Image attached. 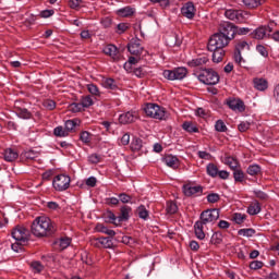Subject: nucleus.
<instances>
[{"instance_id": "obj_1", "label": "nucleus", "mask_w": 279, "mask_h": 279, "mask_svg": "<svg viewBox=\"0 0 279 279\" xmlns=\"http://www.w3.org/2000/svg\"><path fill=\"white\" fill-rule=\"evenodd\" d=\"M31 232L37 239H43L45 236H51L56 232V227H53V222L47 216L37 217L31 227Z\"/></svg>"}, {"instance_id": "obj_2", "label": "nucleus", "mask_w": 279, "mask_h": 279, "mask_svg": "<svg viewBox=\"0 0 279 279\" xmlns=\"http://www.w3.org/2000/svg\"><path fill=\"white\" fill-rule=\"evenodd\" d=\"M144 112L146 117H150V119H157L158 121H163L165 117L167 116L165 108L151 102L146 104L144 107Z\"/></svg>"}, {"instance_id": "obj_3", "label": "nucleus", "mask_w": 279, "mask_h": 279, "mask_svg": "<svg viewBox=\"0 0 279 279\" xmlns=\"http://www.w3.org/2000/svg\"><path fill=\"white\" fill-rule=\"evenodd\" d=\"M228 45H230L229 39L226 38L223 35L216 33L209 38L207 49L208 51H215L217 49H226Z\"/></svg>"}, {"instance_id": "obj_4", "label": "nucleus", "mask_w": 279, "mask_h": 279, "mask_svg": "<svg viewBox=\"0 0 279 279\" xmlns=\"http://www.w3.org/2000/svg\"><path fill=\"white\" fill-rule=\"evenodd\" d=\"M198 80L207 86H215L216 84H219V73L213 69H205L198 75Z\"/></svg>"}, {"instance_id": "obj_5", "label": "nucleus", "mask_w": 279, "mask_h": 279, "mask_svg": "<svg viewBox=\"0 0 279 279\" xmlns=\"http://www.w3.org/2000/svg\"><path fill=\"white\" fill-rule=\"evenodd\" d=\"M11 236L16 241V243H20L21 245H25V243L29 241V236H32V232L23 226H16L11 232Z\"/></svg>"}, {"instance_id": "obj_6", "label": "nucleus", "mask_w": 279, "mask_h": 279, "mask_svg": "<svg viewBox=\"0 0 279 279\" xmlns=\"http://www.w3.org/2000/svg\"><path fill=\"white\" fill-rule=\"evenodd\" d=\"M162 75L166 80H170V82H174L175 80H184L186 75H189V70L184 66L175 68L173 70H165Z\"/></svg>"}, {"instance_id": "obj_7", "label": "nucleus", "mask_w": 279, "mask_h": 279, "mask_svg": "<svg viewBox=\"0 0 279 279\" xmlns=\"http://www.w3.org/2000/svg\"><path fill=\"white\" fill-rule=\"evenodd\" d=\"M218 33L222 35L227 40H234V36L236 35V26L230 22H223L219 25Z\"/></svg>"}, {"instance_id": "obj_8", "label": "nucleus", "mask_w": 279, "mask_h": 279, "mask_svg": "<svg viewBox=\"0 0 279 279\" xmlns=\"http://www.w3.org/2000/svg\"><path fill=\"white\" fill-rule=\"evenodd\" d=\"M52 186L59 192L66 191L69 186H71V177L66 174L56 175L52 181Z\"/></svg>"}, {"instance_id": "obj_9", "label": "nucleus", "mask_w": 279, "mask_h": 279, "mask_svg": "<svg viewBox=\"0 0 279 279\" xmlns=\"http://www.w3.org/2000/svg\"><path fill=\"white\" fill-rule=\"evenodd\" d=\"M271 32H274V22H270L268 25L257 27L253 31L252 37L256 40H264V38H269V36H271Z\"/></svg>"}, {"instance_id": "obj_10", "label": "nucleus", "mask_w": 279, "mask_h": 279, "mask_svg": "<svg viewBox=\"0 0 279 279\" xmlns=\"http://www.w3.org/2000/svg\"><path fill=\"white\" fill-rule=\"evenodd\" d=\"M218 219H219V209L214 208V209L204 210L201 214L198 221L205 226H208V223H215V221H217Z\"/></svg>"}, {"instance_id": "obj_11", "label": "nucleus", "mask_w": 279, "mask_h": 279, "mask_svg": "<svg viewBox=\"0 0 279 279\" xmlns=\"http://www.w3.org/2000/svg\"><path fill=\"white\" fill-rule=\"evenodd\" d=\"M226 19L229 21H234L235 23H243L245 21V13L241 10L228 9L225 12Z\"/></svg>"}, {"instance_id": "obj_12", "label": "nucleus", "mask_w": 279, "mask_h": 279, "mask_svg": "<svg viewBox=\"0 0 279 279\" xmlns=\"http://www.w3.org/2000/svg\"><path fill=\"white\" fill-rule=\"evenodd\" d=\"M183 193L185 197H193V195H202L204 189L202 185L185 184L183 185Z\"/></svg>"}, {"instance_id": "obj_13", "label": "nucleus", "mask_w": 279, "mask_h": 279, "mask_svg": "<svg viewBox=\"0 0 279 279\" xmlns=\"http://www.w3.org/2000/svg\"><path fill=\"white\" fill-rule=\"evenodd\" d=\"M138 119V114L136 111H128L125 113L120 114L119 122L122 125H128V123H134Z\"/></svg>"}, {"instance_id": "obj_14", "label": "nucleus", "mask_w": 279, "mask_h": 279, "mask_svg": "<svg viewBox=\"0 0 279 279\" xmlns=\"http://www.w3.org/2000/svg\"><path fill=\"white\" fill-rule=\"evenodd\" d=\"M128 49L132 56H141L143 53V46H141V39H132L129 45Z\"/></svg>"}, {"instance_id": "obj_15", "label": "nucleus", "mask_w": 279, "mask_h": 279, "mask_svg": "<svg viewBox=\"0 0 279 279\" xmlns=\"http://www.w3.org/2000/svg\"><path fill=\"white\" fill-rule=\"evenodd\" d=\"M102 51L106 56L112 58V60H119L121 58V53H119V48H117V46L112 44L105 46Z\"/></svg>"}, {"instance_id": "obj_16", "label": "nucleus", "mask_w": 279, "mask_h": 279, "mask_svg": "<svg viewBox=\"0 0 279 279\" xmlns=\"http://www.w3.org/2000/svg\"><path fill=\"white\" fill-rule=\"evenodd\" d=\"M227 104L229 108L235 112H245V102L241 99H230Z\"/></svg>"}, {"instance_id": "obj_17", "label": "nucleus", "mask_w": 279, "mask_h": 279, "mask_svg": "<svg viewBox=\"0 0 279 279\" xmlns=\"http://www.w3.org/2000/svg\"><path fill=\"white\" fill-rule=\"evenodd\" d=\"M181 14L185 16V19H194L195 17V4L193 2L185 3L181 9Z\"/></svg>"}, {"instance_id": "obj_18", "label": "nucleus", "mask_w": 279, "mask_h": 279, "mask_svg": "<svg viewBox=\"0 0 279 279\" xmlns=\"http://www.w3.org/2000/svg\"><path fill=\"white\" fill-rule=\"evenodd\" d=\"M253 86L254 88H256V90H267V88H269V82L267 81V78L264 77H255L253 80Z\"/></svg>"}, {"instance_id": "obj_19", "label": "nucleus", "mask_w": 279, "mask_h": 279, "mask_svg": "<svg viewBox=\"0 0 279 279\" xmlns=\"http://www.w3.org/2000/svg\"><path fill=\"white\" fill-rule=\"evenodd\" d=\"M205 226L206 225H204V222H201L199 220L194 223V234L199 241H204L206 239V233L204 232Z\"/></svg>"}, {"instance_id": "obj_20", "label": "nucleus", "mask_w": 279, "mask_h": 279, "mask_svg": "<svg viewBox=\"0 0 279 279\" xmlns=\"http://www.w3.org/2000/svg\"><path fill=\"white\" fill-rule=\"evenodd\" d=\"M162 160L165 165L171 169H178V167H180V159L173 155H166Z\"/></svg>"}, {"instance_id": "obj_21", "label": "nucleus", "mask_w": 279, "mask_h": 279, "mask_svg": "<svg viewBox=\"0 0 279 279\" xmlns=\"http://www.w3.org/2000/svg\"><path fill=\"white\" fill-rule=\"evenodd\" d=\"M213 52V62L219 64V62L223 61V57L226 56V50L223 48H217L216 50H209Z\"/></svg>"}, {"instance_id": "obj_22", "label": "nucleus", "mask_w": 279, "mask_h": 279, "mask_svg": "<svg viewBox=\"0 0 279 279\" xmlns=\"http://www.w3.org/2000/svg\"><path fill=\"white\" fill-rule=\"evenodd\" d=\"M208 62L207 56L197 57L195 59H192L187 61V66H203V64H206Z\"/></svg>"}, {"instance_id": "obj_23", "label": "nucleus", "mask_w": 279, "mask_h": 279, "mask_svg": "<svg viewBox=\"0 0 279 279\" xmlns=\"http://www.w3.org/2000/svg\"><path fill=\"white\" fill-rule=\"evenodd\" d=\"M131 213H132V207L122 206L120 209V216L118 217L119 223H121V221H128V219H130Z\"/></svg>"}, {"instance_id": "obj_24", "label": "nucleus", "mask_w": 279, "mask_h": 279, "mask_svg": "<svg viewBox=\"0 0 279 279\" xmlns=\"http://www.w3.org/2000/svg\"><path fill=\"white\" fill-rule=\"evenodd\" d=\"M16 158H19V151H16L15 149L7 148L4 150V160L7 162H14Z\"/></svg>"}, {"instance_id": "obj_25", "label": "nucleus", "mask_w": 279, "mask_h": 279, "mask_svg": "<svg viewBox=\"0 0 279 279\" xmlns=\"http://www.w3.org/2000/svg\"><path fill=\"white\" fill-rule=\"evenodd\" d=\"M40 153L35 150H26L21 154L22 160H36L39 158Z\"/></svg>"}, {"instance_id": "obj_26", "label": "nucleus", "mask_w": 279, "mask_h": 279, "mask_svg": "<svg viewBox=\"0 0 279 279\" xmlns=\"http://www.w3.org/2000/svg\"><path fill=\"white\" fill-rule=\"evenodd\" d=\"M166 44L168 47H180V45H182V40L178 39V35L172 34L166 38Z\"/></svg>"}, {"instance_id": "obj_27", "label": "nucleus", "mask_w": 279, "mask_h": 279, "mask_svg": "<svg viewBox=\"0 0 279 279\" xmlns=\"http://www.w3.org/2000/svg\"><path fill=\"white\" fill-rule=\"evenodd\" d=\"M223 163L227 165V167H229L232 171H234L235 169H239L240 165H239V160H236L234 157H225L223 159Z\"/></svg>"}, {"instance_id": "obj_28", "label": "nucleus", "mask_w": 279, "mask_h": 279, "mask_svg": "<svg viewBox=\"0 0 279 279\" xmlns=\"http://www.w3.org/2000/svg\"><path fill=\"white\" fill-rule=\"evenodd\" d=\"M206 171H207V175H209V178H217V175L219 173V168L215 163H208L206 166Z\"/></svg>"}, {"instance_id": "obj_29", "label": "nucleus", "mask_w": 279, "mask_h": 279, "mask_svg": "<svg viewBox=\"0 0 279 279\" xmlns=\"http://www.w3.org/2000/svg\"><path fill=\"white\" fill-rule=\"evenodd\" d=\"M182 129L185 132H190V134L199 132V129L195 124H193V122H184L182 124Z\"/></svg>"}, {"instance_id": "obj_30", "label": "nucleus", "mask_w": 279, "mask_h": 279, "mask_svg": "<svg viewBox=\"0 0 279 279\" xmlns=\"http://www.w3.org/2000/svg\"><path fill=\"white\" fill-rule=\"evenodd\" d=\"M77 125H80V120L74 119V120H66L64 128L69 132H73V130H75V128H77Z\"/></svg>"}, {"instance_id": "obj_31", "label": "nucleus", "mask_w": 279, "mask_h": 279, "mask_svg": "<svg viewBox=\"0 0 279 279\" xmlns=\"http://www.w3.org/2000/svg\"><path fill=\"white\" fill-rule=\"evenodd\" d=\"M248 215H258L260 213V203L254 202L247 207Z\"/></svg>"}, {"instance_id": "obj_32", "label": "nucleus", "mask_w": 279, "mask_h": 279, "mask_svg": "<svg viewBox=\"0 0 279 279\" xmlns=\"http://www.w3.org/2000/svg\"><path fill=\"white\" fill-rule=\"evenodd\" d=\"M56 245L59 246V250H66L71 245V238H61L56 241Z\"/></svg>"}, {"instance_id": "obj_33", "label": "nucleus", "mask_w": 279, "mask_h": 279, "mask_svg": "<svg viewBox=\"0 0 279 279\" xmlns=\"http://www.w3.org/2000/svg\"><path fill=\"white\" fill-rule=\"evenodd\" d=\"M132 14H134V9L131 7H124L118 10V15L122 16L123 19H128V16H132Z\"/></svg>"}, {"instance_id": "obj_34", "label": "nucleus", "mask_w": 279, "mask_h": 279, "mask_svg": "<svg viewBox=\"0 0 279 279\" xmlns=\"http://www.w3.org/2000/svg\"><path fill=\"white\" fill-rule=\"evenodd\" d=\"M94 104H95V101L93 100V96H90V95L82 96L81 106H83V109L90 108V106H93Z\"/></svg>"}, {"instance_id": "obj_35", "label": "nucleus", "mask_w": 279, "mask_h": 279, "mask_svg": "<svg viewBox=\"0 0 279 279\" xmlns=\"http://www.w3.org/2000/svg\"><path fill=\"white\" fill-rule=\"evenodd\" d=\"M166 211L168 215H175L178 213V204L173 201L167 202Z\"/></svg>"}, {"instance_id": "obj_36", "label": "nucleus", "mask_w": 279, "mask_h": 279, "mask_svg": "<svg viewBox=\"0 0 279 279\" xmlns=\"http://www.w3.org/2000/svg\"><path fill=\"white\" fill-rule=\"evenodd\" d=\"M31 269L34 274H40L45 270V265H43L40 262H32L31 263Z\"/></svg>"}, {"instance_id": "obj_37", "label": "nucleus", "mask_w": 279, "mask_h": 279, "mask_svg": "<svg viewBox=\"0 0 279 279\" xmlns=\"http://www.w3.org/2000/svg\"><path fill=\"white\" fill-rule=\"evenodd\" d=\"M53 134L54 136H59L61 138H64L66 136H69V131H66V128L64 126H57L53 130Z\"/></svg>"}, {"instance_id": "obj_38", "label": "nucleus", "mask_w": 279, "mask_h": 279, "mask_svg": "<svg viewBox=\"0 0 279 279\" xmlns=\"http://www.w3.org/2000/svg\"><path fill=\"white\" fill-rule=\"evenodd\" d=\"M96 241H98V243H100V245L107 250H110V247L113 245L112 238H98Z\"/></svg>"}, {"instance_id": "obj_39", "label": "nucleus", "mask_w": 279, "mask_h": 279, "mask_svg": "<svg viewBox=\"0 0 279 279\" xmlns=\"http://www.w3.org/2000/svg\"><path fill=\"white\" fill-rule=\"evenodd\" d=\"M16 114L20 119H32V112L26 108H19Z\"/></svg>"}, {"instance_id": "obj_40", "label": "nucleus", "mask_w": 279, "mask_h": 279, "mask_svg": "<svg viewBox=\"0 0 279 279\" xmlns=\"http://www.w3.org/2000/svg\"><path fill=\"white\" fill-rule=\"evenodd\" d=\"M131 149L132 151H141L143 149V140L134 138L131 143Z\"/></svg>"}, {"instance_id": "obj_41", "label": "nucleus", "mask_w": 279, "mask_h": 279, "mask_svg": "<svg viewBox=\"0 0 279 279\" xmlns=\"http://www.w3.org/2000/svg\"><path fill=\"white\" fill-rule=\"evenodd\" d=\"M102 86L109 90H117V82L113 78H106Z\"/></svg>"}, {"instance_id": "obj_42", "label": "nucleus", "mask_w": 279, "mask_h": 279, "mask_svg": "<svg viewBox=\"0 0 279 279\" xmlns=\"http://www.w3.org/2000/svg\"><path fill=\"white\" fill-rule=\"evenodd\" d=\"M140 219L147 220L149 218V210L145 207V205H141L137 208Z\"/></svg>"}, {"instance_id": "obj_43", "label": "nucleus", "mask_w": 279, "mask_h": 279, "mask_svg": "<svg viewBox=\"0 0 279 279\" xmlns=\"http://www.w3.org/2000/svg\"><path fill=\"white\" fill-rule=\"evenodd\" d=\"M233 178L235 182H243V180H245V173L243 170L235 168V170H233Z\"/></svg>"}, {"instance_id": "obj_44", "label": "nucleus", "mask_w": 279, "mask_h": 279, "mask_svg": "<svg viewBox=\"0 0 279 279\" xmlns=\"http://www.w3.org/2000/svg\"><path fill=\"white\" fill-rule=\"evenodd\" d=\"M245 49L246 51H250V44H247V41L242 40L235 44V51L241 53V51H245Z\"/></svg>"}, {"instance_id": "obj_45", "label": "nucleus", "mask_w": 279, "mask_h": 279, "mask_svg": "<svg viewBox=\"0 0 279 279\" xmlns=\"http://www.w3.org/2000/svg\"><path fill=\"white\" fill-rule=\"evenodd\" d=\"M87 90L90 93V95H94V97H101V92H99V87L95 84H87Z\"/></svg>"}, {"instance_id": "obj_46", "label": "nucleus", "mask_w": 279, "mask_h": 279, "mask_svg": "<svg viewBox=\"0 0 279 279\" xmlns=\"http://www.w3.org/2000/svg\"><path fill=\"white\" fill-rule=\"evenodd\" d=\"M246 173L248 175H258V173H260V166L256 163L248 166V168L246 169Z\"/></svg>"}, {"instance_id": "obj_47", "label": "nucleus", "mask_w": 279, "mask_h": 279, "mask_svg": "<svg viewBox=\"0 0 279 279\" xmlns=\"http://www.w3.org/2000/svg\"><path fill=\"white\" fill-rule=\"evenodd\" d=\"M128 29H130V24L128 23H119L117 26H116V34H125V32H128Z\"/></svg>"}, {"instance_id": "obj_48", "label": "nucleus", "mask_w": 279, "mask_h": 279, "mask_svg": "<svg viewBox=\"0 0 279 279\" xmlns=\"http://www.w3.org/2000/svg\"><path fill=\"white\" fill-rule=\"evenodd\" d=\"M223 241V235L220 232H215L211 235L210 243L211 245H219Z\"/></svg>"}, {"instance_id": "obj_49", "label": "nucleus", "mask_w": 279, "mask_h": 279, "mask_svg": "<svg viewBox=\"0 0 279 279\" xmlns=\"http://www.w3.org/2000/svg\"><path fill=\"white\" fill-rule=\"evenodd\" d=\"M246 219H247V216L245 214L235 213L233 215V221L238 223V226H241V223H244Z\"/></svg>"}, {"instance_id": "obj_50", "label": "nucleus", "mask_w": 279, "mask_h": 279, "mask_svg": "<svg viewBox=\"0 0 279 279\" xmlns=\"http://www.w3.org/2000/svg\"><path fill=\"white\" fill-rule=\"evenodd\" d=\"M238 234H239V236H247V238H250V236H254V234H256V230H254L252 228H250V229H240L238 231Z\"/></svg>"}, {"instance_id": "obj_51", "label": "nucleus", "mask_w": 279, "mask_h": 279, "mask_svg": "<svg viewBox=\"0 0 279 279\" xmlns=\"http://www.w3.org/2000/svg\"><path fill=\"white\" fill-rule=\"evenodd\" d=\"M216 132H228V126L223 120H217L215 124Z\"/></svg>"}, {"instance_id": "obj_52", "label": "nucleus", "mask_w": 279, "mask_h": 279, "mask_svg": "<svg viewBox=\"0 0 279 279\" xmlns=\"http://www.w3.org/2000/svg\"><path fill=\"white\" fill-rule=\"evenodd\" d=\"M70 112H82L84 110V107L82 106V102H73L69 106Z\"/></svg>"}, {"instance_id": "obj_53", "label": "nucleus", "mask_w": 279, "mask_h": 279, "mask_svg": "<svg viewBox=\"0 0 279 279\" xmlns=\"http://www.w3.org/2000/svg\"><path fill=\"white\" fill-rule=\"evenodd\" d=\"M244 5H246V8H258V5H260V0H243Z\"/></svg>"}, {"instance_id": "obj_54", "label": "nucleus", "mask_w": 279, "mask_h": 279, "mask_svg": "<svg viewBox=\"0 0 279 279\" xmlns=\"http://www.w3.org/2000/svg\"><path fill=\"white\" fill-rule=\"evenodd\" d=\"M219 199H221V196H219V194H217V193H210L207 195V202L209 204H217V202H219Z\"/></svg>"}, {"instance_id": "obj_55", "label": "nucleus", "mask_w": 279, "mask_h": 279, "mask_svg": "<svg viewBox=\"0 0 279 279\" xmlns=\"http://www.w3.org/2000/svg\"><path fill=\"white\" fill-rule=\"evenodd\" d=\"M43 106L46 108V110H56V101L51 99L44 100Z\"/></svg>"}, {"instance_id": "obj_56", "label": "nucleus", "mask_w": 279, "mask_h": 279, "mask_svg": "<svg viewBox=\"0 0 279 279\" xmlns=\"http://www.w3.org/2000/svg\"><path fill=\"white\" fill-rule=\"evenodd\" d=\"M80 141L85 143V145H88V143H90V133H88V131H83L80 135Z\"/></svg>"}, {"instance_id": "obj_57", "label": "nucleus", "mask_w": 279, "mask_h": 279, "mask_svg": "<svg viewBox=\"0 0 279 279\" xmlns=\"http://www.w3.org/2000/svg\"><path fill=\"white\" fill-rule=\"evenodd\" d=\"M253 193L255 197H257V199H262L263 202H266V199H269V196L260 190H255Z\"/></svg>"}, {"instance_id": "obj_58", "label": "nucleus", "mask_w": 279, "mask_h": 279, "mask_svg": "<svg viewBox=\"0 0 279 279\" xmlns=\"http://www.w3.org/2000/svg\"><path fill=\"white\" fill-rule=\"evenodd\" d=\"M252 123L247 122V121H242L239 125H238V130L239 132H247V130H250Z\"/></svg>"}, {"instance_id": "obj_59", "label": "nucleus", "mask_w": 279, "mask_h": 279, "mask_svg": "<svg viewBox=\"0 0 279 279\" xmlns=\"http://www.w3.org/2000/svg\"><path fill=\"white\" fill-rule=\"evenodd\" d=\"M256 51L263 56V58H267L269 56V51H267V48L263 45L256 46Z\"/></svg>"}, {"instance_id": "obj_60", "label": "nucleus", "mask_w": 279, "mask_h": 279, "mask_svg": "<svg viewBox=\"0 0 279 279\" xmlns=\"http://www.w3.org/2000/svg\"><path fill=\"white\" fill-rule=\"evenodd\" d=\"M119 199H120V202H122V204H130L132 202V196H130L125 193H122L119 195Z\"/></svg>"}, {"instance_id": "obj_61", "label": "nucleus", "mask_w": 279, "mask_h": 279, "mask_svg": "<svg viewBox=\"0 0 279 279\" xmlns=\"http://www.w3.org/2000/svg\"><path fill=\"white\" fill-rule=\"evenodd\" d=\"M234 61L236 64H239V66H243L244 62L243 61V57L241 56V52L236 51L234 52Z\"/></svg>"}, {"instance_id": "obj_62", "label": "nucleus", "mask_w": 279, "mask_h": 279, "mask_svg": "<svg viewBox=\"0 0 279 279\" xmlns=\"http://www.w3.org/2000/svg\"><path fill=\"white\" fill-rule=\"evenodd\" d=\"M86 186H90L92 189H95V186H97V178L95 177H89L86 182H85Z\"/></svg>"}, {"instance_id": "obj_63", "label": "nucleus", "mask_w": 279, "mask_h": 279, "mask_svg": "<svg viewBox=\"0 0 279 279\" xmlns=\"http://www.w3.org/2000/svg\"><path fill=\"white\" fill-rule=\"evenodd\" d=\"M263 262H260V260H254V262H252L251 264H250V269H254V270H256V269H263Z\"/></svg>"}, {"instance_id": "obj_64", "label": "nucleus", "mask_w": 279, "mask_h": 279, "mask_svg": "<svg viewBox=\"0 0 279 279\" xmlns=\"http://www.w3.org/2000/svg\"><path fill=\"white\" fill-rule=\"evenodd\" d=\"M274 99L279 105V83L274 88Z\"/></svg>"}]
</instances>
